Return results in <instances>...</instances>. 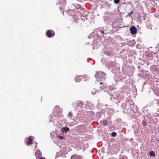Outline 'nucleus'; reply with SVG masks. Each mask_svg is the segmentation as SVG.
<instances>
[{
	"instance_id": "obj_8",
	"label": "nucleus",
	"mask_w": 159,
	"mask_h": 159,
	"mask_svg": "<svg viewBox=\"0 0 159 159\" xmlns=\"http://www.w3.org/2000/svg\"><path fill=\"white\" fill-rule=\"evenodd\" d=\"M71 159H80V157L79 156L74 155L71 157Z\"/></svg>"
},
{
	"instance_id": "obj_13",
	"label": "nucleus",
	"mask_w": 159,
	"mask_h": 159,
	"mask_svg": "<svg viewBox=\"0 0 159 159\" xmlns=\"http://www.w3.org/2000/svg\"><path fill=\"white\" fill-rule=\"evenodd\" d=\"M83 105V102H80L78 104V106L81 107V106Z\"/></svg>"
},
{
	"instance_id": "obj_15",
	"label": "nucleus",
	"mask_w": 159,
	"mask_h": 159,
	"mask_svg": "<svg viewBox=\"0 0 159 159\" xmlns=\"http://www.w3.org/2000/svg\"><path fill=\"white\" fill-rule=\"evenodd\" d=\"M133 13V11H132L130 13H129L128 15V16L130 17L131 16V14Z\"/></svg>"
},
{
	"instance_id": "obj_10",
	"label": "nucleus",
	"mask_w": 159,
	"mask_h": 159,
	"mask_svg": "<svg viewBox=\"0 0 159 159\" xmlns=\"http://www.w3.org/2000/svg\"><path fill=\"white\" fill-rule=\"evenodd\" d=\"M103 125L105 126L107 125L108 124V121L106 120H104L103 121Z\"/></svg>"
},
{
	"instance_id": "obj_12",
	"label": "nucleus",
	"mask_w": 159,
	"mask_h": 159,
	"mask_svg": "<svg viewBox=\"0 0 159 159\" xmlns=\"http://www.w3.org/2000/svg\"><path fill=\"white\" fill-rule=\"evenodd\" d=\"M114 2L116 4H117L119 2L120 0H114Z\"/></svg>"
},
{
	"instance_id": "obj_6",
	"label": "nucleus",
	"mask_w": 159,
	"mask_h": 159,
	"mask_svg": "<svg viewBox=\"0 0 159 159\" xmlns=\"http://www.w3.org/2000/svg\"><path fill=\"white\" fill-rule=\"evenodd\" d=\"M33 137L31 136H30L29 137V141L27 142V145H29L32 143L33 141Z\"/></svg>"
},
{
	"instance_id": "obj_11",
	"label": "nucleus",
	"mask_w": 159,
	"mask_h": 159,
	"mask_svg": "<svg viewBox=\"0 0 159 159\" xmlns=\"http://www.w3.org/2000/svg\"><path fill=\"white\" fill-rule=\"evenodd\" d=\"M116 133L115 132H113L111 133V135L113 137H115L116 136Z\"/></svg>"
},
{
	"instance_id": "obj_9",
	"label": "nucleus",
	"mask_w": 159,
	"mask_h": 159,
	"mask_svg": "<svg viewBox=\"0 0 159 159\" xmlns=\"http://www.w3.org/2000/svg\"><path fill=\"white\" fill-rule=\"evenodd\" d=\"M149 155L151 157H154L155 153L153 151H151L149 152Z\"/></svg>"
},
{
	"instance_id": "obj_14",
	"label": "nucleus",
	"mask_w": 159,
	"mask_h": 159,
	"mask_svg": "<svg viewBox=\"0 0 159 159\" xmlns=\"http://www.w3.org/2000/svg\"><path fill=\"white\" fill-rule=\"evenodd\" d=\"M69 116H71V117L73 116L72 113L71 112H70L68 113Z\"/></svg>"
},
{
	"instance_id": "obj_2",
	"label": "nucleus",
	"mask_w": 159,
	"mask_h": 159,
	"mask_svg": "<svg viewBox=\"0 0 159 159\" xmlns=\"http://www.w3.org/2000/svg\"><path fill=\"white\" fill-rule=\"evenodd\" d=\"M131 33L134 34L137 32V29L134 26H132L130 28Z\"/></svg>"
},
{
	"instance_id": "obj_1",
	"label": "nucleus",
	"mask_w": 159,
	"mask_h": 159,
	"mask_svg": "<svg viewBox=\"0 0 159 159\" xmlns=\"http://www.w3.org/2000/svg\"><path fill=\"white\" fill-rule=\"evenodd\" d=\"M46 35L48 37L51 38L55 35V32L53 31H51L50 30H48L46 32Z\"/></svg>"
},
{
	"instance_id": "obj_5",
	"label": "nucleus",
	"mask_w": 159,
	"mask_h": 159,
	"mask_svg": "<svg viewBox=\"0 0 159 159\" xmlns=\"http://www.w3.org/2000/svg\"><path fill=\"white\" fill-rule=\"evenodd\" d=\"M82 77V76H77L75 78V80L76 82H79L81 80Z\"/></svg>"
},
{
	"instance_id": "obj_16",
	"label": "nucleus",
	"mask_w": 159,
	"mask_h": 159,
	"mask_svg": "<svg viewBox=\"0 0 159 159\" xmlns=\"http://www.w3.org/2000/svg\"><path fill=\"white\" fill-rule=\"evenodd\" d=\"M58 137L59 138L61 139H64V137L63 136H58Z\"/></svg>"
},
{
	"instance_id": "obj_18",
	"label": "nucleus",
	"mask_w": 159,
	"mask_h": 159,
	"mask_svg": "<svg viewBox=\"0 0 159 159\" xmlns=\"http://www.w3.org/2000/svg\"><path fill=\"white\" fill-rule=\"evenodd\" d=\"M109 159H116L115 158H114L113 157H111Z\"/></svg>"
},
{
	"instance_id": "obj_7",
	"label": "nucleus",
	"mask_w": 159,
	"mask_h": 159,
	"mask_svg": "<svg viewBox=\"0 0 159 159\" xmlns=\"http://www.w3.org/2000/svg\"><path fill=\"white\" fill-rule=\"evenodd\" d=\"M69 130V128L68 127H63L61 131L63 133H66Z\"/></svg>"
},
{
	"instance_id": "obj_17",
	"label": "nucleus",
	"mask_w": 159,
	"mask_h": 159,
	"mask_svg": "<svg viewBox=\"0 0 159 159\" xmlns=\"http://www.w3.org/2000/svg\"><path fill=\"white\" fill-rule=\"evenodd\" d=\"M100 32H101L102 33V34H103L104 33V31L102 30H101L100 31Z\"/></svg>"
},
{
	"instance_id": "obj_19",
	"label": "nucleus",
	"mask_w": 159,
	"mask_h": 159,
	"mask_svg": "<svg viewBox=\"0 0 159 159\" xmlns=\"http://www.w3.org/2000/svg\"><path fill=\"white\" fill-rule=\"evenodd\" d=\"M39 159H46L44 157H42L39 158Z\"/></svg>"
},
{
	"instance_id": "obj_20",
	"label": "nucleus",
	"mask_w": 159,
	"mask_h": 159,
	"mask_svg": "<svg viewBox=\"0 0 159 159\" xmlns=\"http://www.w3.org/2000/svg\"><path fill=\"white\" fill-rule=\"evenodd\" d=\"M103 84V83H102V82H101V83H100V84Z\"/></svg>"
},
{
	"instance_id": "obj_3",
	"label": "nucleus",
	"mask_w": 159,
	"mask_h": 159,
	"mask_svg": "<svg viewBox=\"0 0 159 159\" xmlns=\"http://www.w3.org/2000/svg\"><path fill=\"white\" fill-rule=\"evenodd\" d=\"M97 77H102L104 78L106 76V74L103 72L101 71H98L96 73Z\"/></svg>"
},
{
	"instance_id": "obj_4",
	"label": "nucleus",
	"mask_w": 159,
	"mask_h": 159,
	"mask_svg": "<svg viewBox=\"0 0 159 159\" xmlns=\"http://www.w3.org/2000/svg\"><path fill=\"white\" fill-rule=\"evenodd\" d=\"M35 155L36 158H37L41 157L42 155V154L40 151L38 150L36 151L35 153Z\"/></svg>"
}]
</instances>
